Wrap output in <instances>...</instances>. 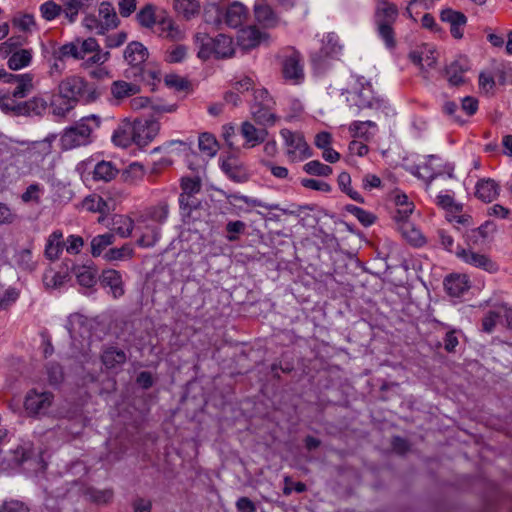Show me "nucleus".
Instances as JSON below:
<instances>
[{
	"label": "nucleus",
	"instance_id": "nucleus-40",
	"mask_svg": "<svg viewBox=\"0 0 512 512\" xmlns=\"http://www.w3.org/2000/svg\"><path fill=\"white\" fill-rule=\"evenodd\" d=\"M32 54L29 50L21 49L14 52L8 59V66L12 70H19L28 66L31 62Z\"/></svg>",
	"mask_w": 512,
	"mask_h": 512
},
{
	"label": "nucleus",
	"instance_id": "nucleus-56",
	"mask_svg": "<svg viewBox=\"0 0 512 512\" xmlns=\"http://www.w3.org/2000/svg\"><path fill=\"white\" fill-rule=\"evenodd\" d=\"M75 43L78 46L80 55H82L81 60H84L87 54L93 53L100 49L97 41L94 38H87L85 40L76 39Z\"/></svg>",
	"mask_w": 512,
	"mask_h": 512
},
{
	"label": "nucleus",
	"instance_id": "nucleus-21",
	"mask_svg": "<svg viewBox=\"0 0 512 512\" xmlns=\"http://www.w3.org/2000/svg\"><path fill=\"white\" fill-rule=\"evenodd\" d=\"M148 56L147 49L140 42L130 43L125 51L124 58L128 64L137 67L142 64Z\"/></svg>",
	"mask_w": 512,
	"mask_h": 512
},
{
	"label": "nucleus",
	"instance_id": "nucleus-34",
	"mask_svg": "<svg viewBox=\"0 0 512 512\" xmlns=\"http://www.w3.org/2000/svg\"><path fill=\"white\" fill-rule=\"evenodd\" d=\"M136 20L144 28H152L156 24V6L145 4L136 14Z\"/></svg>",
	"mask_w": 512,
	"mask_h": 512
},
{
	"label": "nucleus",
	"instance_id": "nucleus-49",
	"mask_svg": "<svg viewBox=\"0 0 512 512\" xmlns=\"http://www.w3.org/2000/svg\"><path fill=\"white\" fill-rule=\"evenodd\" d=\"M133 255V249L130 245L125 244L120 248H111L105 254L104 258L107 261L124 260Z\"/></svg>",
	"mask_w": 512,
	"mask_h": 512
},
{
	"label": "nucleus",
	"instance_id": "nucleus-41",
	"mask_svg": "<svg viewBox=\"0 0 512 512\" xmlns=\"http://www.w3.org/2000/svg\"><path fill=\"white\" fill-rule=\"evenodd\" d=\"M115 237L112 233L97 235L91 240V254L98 257L110 245L114 243Z\"/></svg>",
	"mask_w": 512,
	"mask_h": 512
},
{
	"label": "nucleus",
	"instance_id": "nucleus-42",
	"mask_svg": "<svg viewBox=\"0 0 512 512\" xmlns=\"http://www.w3.org/2000/svg\"><path fill=\"white\" fill-rule=\"evenodd\" d=\"M179 205L181 215L184 218H190L192 212L200 207L201 201L198 199L197 195H180Z\"/></svg>",
	"mask_w": 512,
	"mask_h": 512
},
{
	"label": "nucleus",
	"instance_id": "nucleus-11",
	"mask_svg": "<svg viewBox=\"0 0 512 512\" xmlns=\"http://www.w3.org/2000/svg\"><path fill=\"white\" fill-rule=\"evenodd\" d=\"M135 230L139 233L137 244L143 248H150L156 245L160 239V227L147 222L146 218H137Z\"/></svg>",
	"mask_w": 512,
	"mask_h": 512
},
{
	"label": "nucleus",
	"instance_id": "nucleus-14",
	"mask_svg": "<svg viewBox=\"0 0 512 512\" xmlns=\"http://www.w3.org/2000/svg\"><path fill=\"white\" fill-rule=\"evenodd\" d=\"M456 255L464 262L474 267L482 268L488 272H494L497 270V267L492 262V260L484 254H478L470 250L460 249L456 252Z\"/></svg>",
	"mask_w": 512,
	"mask_h": 512
},
{
	"label": "nucleus",
	"instance_id": "nucleus-32",
	"mask_svg": "<svg viewBox=\"0 0 512 512\" xmlns=\"http://www.w3.org/2000/svg\"><path fill=\"white\" fill-rule=\"evenodd\" d=\"M376 127V123L372 121H354L350 124L349 131L353 137L368 141L374 136V131H370V129L376 130Z\"/></svg>",
	"mask_w": 512,
	"mask_h": 512
},
{
	"label": "nucleus",
	"instance_id": "nucleus-50",
	"mask_svg": "<svg viewBox=\"0 0 512 512\" xmlns=\"http://www.w3.org/2000/svg\"><path fill=\"white\" fill-rule=\"evenodd\" d=\"M63 9L64 7L62 8V6L56 4L54 1L48 0L41 4L40 13L45 20L52 21L60 15Z\"/></svg>",
	"mask_w": 512,
	"mask_h": 512
},
{
	"label": "nucleus",
	"instance_id": "nucleus-5",
	"mask_svg": "<svg viewBox=\"0 0 512 512\" xmlns=\"http://www.w3.org/2000/svg\"><path fill=\"white\" fill-rule=\"evenodd\" d=\"M280 135L284 140L285 155L290 162H301L311 157L312 151L301 133L282 129Z\"/></svg>",
	"mask_w": 512,
	"mask_h": 512
},
{
	"label": "nucleus",
	"instance_id": "nucleus-62",
	"mask_svg": "<svg viewBox=\"0 0 512 512\" xmlns=\"http://www.w3.org/2000/svg\"><path fill=\"white\" fill-rule=\"evenodd\" d=\"M438 158L431 155L429 156L428 162L421 168L423 170V173H421L419 176L422 178H425L428 180V184L431 183L433 179H435L438 175L441 174L440 171L435 170L434 161H437Z\"/></svg>",
	"mask_w": 512,
	"mask_h": 512
},
{
	"label": "nucleus",
	"instance_id": "nucleus-30",
	"mask_svg": "<svg viewBox=\"0 0 512 512\" xmlns=\"http://www.w3.org/2000/svg\"><path fill=\"white\" fill-rule=\"evenodd\" d=\"M73 273L80 285L92 287L96 283L97 270L92 266L82 265L74 266Z\"/></svg>",
	"mask_w": 512,
	"mask_h": 512
},
{
	"label": "nucleus",
	"instance_id": "nucleus-46",
	"mask_svg": "<svg viewBox=\"0 0 512 512\" xmlns=\"http://www.w3.org/2000/svg\"><path fill=\"white\" fill-rule=\"evenodd\" d=\"M227 199H228L229 203L233 204V205H235V203L237 201H242L252 207H263V208H266L269 210H275V209L279 208V206L277 204L268 205L258 199L250 198V197L240 195V194H231L227 197Z\"/></svg>",
	"mask_w": 512,
	"mask_h": 512
},
{
	"label": "nucleus",
	"instance_id": "nucleus-2",
	"mask_svg": "<svg viewBox=\"0 0 512 512\" xmlns=\"http://www.w3.org/2000/svg\"><path fill=\"white\" fill-rule=\"evenodd\" d=\"M194 40L199 48L197 55L202 60L208 59L211 55L217 58H228L234 54L233 41L231 37L224 34L211 38L206 33H197Z\"/></svg>",
	"mask_w": 512,
	"mask_h": 512
},
{
	"label": "nucleus",
	"instance_id": "nucleus-37",
	"mask_svg": "<svg viewBox=\"0 0 512 512\" xmlns=\"http://www.w3.org/2000/svg\"><path fill=\"white\" fill-rule=\"evenodd\" d=\"M52 51L58 55V59H62L64 62L68 58H73L75 60H81L82 55L78 51V46L75 43V40L61 46H53Z\"/></svg>",
	"mask_w": 512,
	"mask_h": 512
},
{
	"label": "nucleus",
	"instance_id": "nucleus-17",
	"mask_svg": "<svg viewBox=\"0 0 512 512\" xmlns=\"http://www.w3.org/2000/svg\"><path fill=\"white\" fill-rule=\"evenodd\" d=\"M100 282L104 287H109L114 298L124 295L122 276L114 269L104 270L100 276Z\"/></svg>",
	"mask_w": 512,
	"mask_h": 512
},
{
	"label": "nucleus",
	"instance_id": "nucleus-22",
	"mask_svg": "<svg viewBox=\"0 0 512 512\" xmlns=\"http://www.w3.org/2000/svg\"><path fill=\"white\" fill-rule=\"evenodd\" d=\"M447 293L453 297H459L468 290V280L465 275H450L444 280Z\"/></svg>",
	"mask_w": 512,
	"mask_h": 512
},
{
	"label": "nucleus",
	"instance_id": "nucleus-16",
	"mask_svg": "<svg viewBox=\"0 0 512 512\" xmlns=\"http://www.w3.org/2000/svg\"><path fill=\"white\" fill-rule=\"evenodd\" d=\"M134 135V123L128 119H125L115 129L112 135V141L115 145L126 148L132 142L134 143Z\"/></svg>",
	"mask_w": 512,
	"mask_h": 512
},
{
	"label": "nucleus",
	"instance_id": "nucleus-63",
	"mask_svg": "<svg viewBox=\"0 0 512 512\" xmlns=\"http://www.w3.org/2000/svg\"><path fill=\"white\" fill-rule=\"evenodd\" d=\"M165 84L170 87L174 88L177 91H183L188 88V81L185 80L183 77L177 75V74H168L165 77Z\"/></svg>",
	"mask_w": 512,
	"mask_h": 512
},
{
	"label": "nucleus",
	"instance_id": "nucleus-24",
	"mask_svg": "<svg viewBox=\"0 0 512 512\" xmlns=\"http://www.w3.org/2000/svg\"><path fill=\"white\" fill-rule=\"evenodd\" d=\"M274 105L266 106L252 105L251 114L255 122L262 126H272L276 122V115L273 113Z\"/></svg>",
	"mask_w": 512,
	"mask_h": 512
},
{
	"label": "nucleus",
	"instance_id": "nucleus-59",
	"mask_svg": "<svg viewBox=\"0 0 512 512\" xmlns=\"http://www.w3.org/2000/svg\"><path fill=\"white\" fill-rule=\"evenodd\" d=\"M448 82L452 86H459L464 82L463 70L457 63H452L446 70Z\"/></svg>",
	"mask_w": 512,
	"mask_h": 512
},
{
	"label": "nucleus",
	"instance_id": "nucleus-8",
	"mask_svg": "<svg viewBox=\"0 0 512 512\" xmlns=\"http://www.w3.org/2000/svg\"><path fill=\"white\" fill-rule=\"evenodd\" d=\"M53 395L50 392L31 390L25 397L24 407L30 416L45 415L52 405Z\"/></svg>",
	"mask_w": 512,
	"mask_h": 512
},
{
	"label": "nucleus",
	"instance_id": "nucleus-19",
	"mask_svg": "<svg viewBox=\"0 0 512 512\" xmlns=\"http://www.w3.org/2000/svg\"><path fill=\"white\" fill-rule=\"evenodd\" d=\"M256 20L265 27H273L277 23V16L265 0H257L254 5Z\"/></svg>",
	"mask_w": 512,
	"mask_h": 512
},
{
	"label": "nucleus",
	"instance_id": "nucleus-12",
	"mask_svg": "<svg viewBox=\"0 0 512 512\" xmlns=\"http://www.w3.org/2000/svg\"><path fill=\"white\" fill-rule=\"evenodd\" d=\"M66 329L74 341L86 339L90 335V328L86 317L81 314H71L66 323Z\"/></svg>",
	"mask_w": 512,
	"mask_h": 512
},
{
	"label": "nucleus",
	"instance_id": "nucleus-20",
	"mask_svg": "<svg viewBox=\"0 0 512 512\" xmlns=\"http://www.w3.org/2000/svg\"><path fill=\"white\" fill-rule=\"evenodd\" d=\"M173 7L177 15L187 21L200 13V4L197 0H174Z\"/></svg>",
	"mask_w": 512,
	"mask_h": 512
},
{
	"label": "nucleus",
	"instance_id": "nucleus-25",
	"mask_svg": "<svg viewBox=\"0 0 512 512\" xmlns=\"http://www.w3.org/2000/svg\"><path fill=\"white\" fill-rule=\"evenodd\" d=\"M98 17L106 31L116 28L119 24L116 11L109 2H102L99 5Z\"/></svg>",
	"mask_w": 512,
	"mask_h": 512
},
{
	"label": "nucleus",
	"instance_id": "nucleus-43",
	"mask_svg": "<svg viewBox=\"0 0 512 512\" xmlns=\"http://www.w3.org/2000/svg\"><path fill=\"white\" fill-rule=\"evenodd\" d=\"M83 207L91 212L106 214L110 211V206L100 196L93 195L86 197L83 201Z\"/></svg>",
	"mask_w": 512,
	"mask_h": 512
},
{
	"label": "nucleus",
	"instance_id": "nucleus-1",
	"mask_svg": "<svg viewBox=\"0 0 512 512\" xmlns=\"http://www.w3.org/2000/svg\"><path fill=\"white\" fill-rule=\"evenodd\" d=\"M96 98V92L88 90V84L82 77L68 76L59 82L57 94L51 100L52 113L64 117L79 100L91 102Z\"/></svg>",
	"mask_w": 512,
	"mask_h": 512
},
{
	"label": "nucleus",
	"instance_id": "nucleus-57",
	"mask_svg": "<svg viewBox=\"0 0 512 512\" xmlns=\"http://www.w3.org/2000/svg\"><path fill=\"white\" fill-rule=\"evenodd\" d=\"M181 189L180 195H197L201 190V181L199 178H183Z\"/></svg>",
	"mask_w": 512,
	"mask_h": 512
},
{
	"label": "nucleus",
	"instance_id": "nucleus-53",
	"mask_svg": "<svg viewBox=\"0 0 512 512\" xmlns=\"http://www.w3.org/2000/svg\"><path fill=\"white\" fill-rule=\"evenodd\" d=\"M144 174L145 169L143 165L138 162H133L124 171L125 181L135 183L142 179Z\"/></svg>",
	"mask_w": 512,
	"mask_h": 512
},
{
	"label": "nucleus",
	"instance_id": "nucleus-7",
	"mask_svg": "<svg viewBox=\"0 0 512 512\" xmlns=\"http://www.w3.org/2000/svg\"><path fill=\"white\" fill-rule=\"evenodd\" d=\"M348 93L352 96L354 104L360 109L373 108L375 103H378V100L373 96L370 82L363 77H353L351 91H348Z\"/></svg>",
	"mask_w": 512,
	"mask_h": 512
},
{
	"label": "nucleus",
	"instance_id": "nucleus-44",
	"mask_svg": "<svg viewBox=\"0 0 512 512\" xmlns=\"http://www.w3.org/2000/svg\"><path fill=\"white\" fill-rule=\"evenodd\" d=\"M199 149L208 157H213L217 153L218 144L215 137L209 133H203L199 136Z\"/></svg>",
	"mask_w": 512,
	"mask_h": 512
},
{
	"label": "nucleus",
	"instance_id": "nucleus-26",
	"mask_svg": "<svg viewBox=\"0 0 512 512\" xmlns=\"http://www.w3.org/2000/svg\"><path fill=\"white\" fill-rule=\"evenodd\" d=\"M12 83L16 84L14 91L12 92V96L15 98H24L26 97L33 89V77L29 73L25 74H13L12 75Z\"/></svg>",
	"mask_w": 512,
	"mask_h": 512
},
{
	"label": "nucleus",
	"instance_id": "nucleus-38",
	"mask_svg": "<svg viewBox=\"0 0 512 512\" xmlns=\"http://www.w3.org/2000/svg\"><path fill=\"white\" fill-rule=\"evenodd\" d=\"M118 173V170L115 166L108 161L99 162L94 168V179L102 180V181H110L112 180Z\"/></svg>",
	"mask_w": 512,
	"mask_h": 512
},
{
	"label": "nucleus",
	"instance_id": "nucleus-60",
	"mask_svg": "<svg viewBox=\"0 0 512 512\" xmlns=\"http://www.w3.org/2000/svg\"><path fill=\"white\" fill-rule=\"evenodd\" d=\"M83 26L98 35L106 33V29H104L99 17H96L95 15H87L83 19Z\"/></svg>",
	"mask_w": 512,
	"mask_h": 512
},
{
	"label": "nucleus",
	"instance_id": "nucleus-64",
	"mask_svg": "<svg viewBox=\"0 0 512 512\" xmlns=\"http://www.w3.org/2000/svg\"><path fill=\"white\" fill-rule=\"evenodd\" d=\"M66 251L70 254H78L84 246V240L81 236L70 235L64 242Z\"/></svg>",
	"mask_w": 512,
	"mask_h": 512
},
{
	"label": "nucleus",
	"instance_id": "nucleus-55",
	"mask_svg": "<svg viewBox=\"0 0 512 512\" xmlns=\"http://www.w3.org/2000/svg\"><path fill=\"white\" fill-rule=\"evenodd\" d=\"M15 259L17 265L22 269L32 270L34 268L35 263L33 261L32 251L29 248H24L18 251Z\"/></svg>",
	"mask_w": 512,
	"mask_h": 512
},
{
	"label": "nucleus",
	"instance_id": "nucleus-33",
	"mask_svg": "<svg viewBox=\"0 0 512 512\" xmlns=\"http://www.w3.org/2000/svg\"><path fill=\"white\" fill-rule=\"evenodd\" d=\"M140 91V87L134 83L126 81H115L111 86V93L116 99H124L136 95Z\"/></svg>",
	"mask_w": 512,
	"mask_h": 512
},
{
	"label": "nucleus",
	"instance_id": "nucleus-47",
	"mask_svg": "<svg viewBox=\"0 0 512 512\" xmlns=\"http://www.w3.org/2000/svg\"><path fill=\"white\" fill-rule=\"evenodd\" d=\"M342 50L341 45L339 44V38L334 33H329L323 40V48L322 51L326 56H336Z\"/></svg>",
	"mask_w": 512,
	"mask_h": 512
},
{
	"label": "nucleus",
	"instance_id": "nucleus-48",
	"mask_svg": "<svg viewBox=\"0 0 512 512\" xmlns=\"http://www.w3.org/2000/svg\"><path fill=\"white\" fill-rule=\"evenodd\" d=\"M303 170L310 175L323 177L329 176L332 173V168L330 166L323 164L318 160H313L306 163L303 166Z\"/></svg>",
	"mask_w": 512,
	"mask_h": 512
},
{
	"label": "nucleus",
	"instance_id": "nucleus-61",
	"mask_svg": "<svg viewBox=\"0 0 512 512\" xmlns=\"http://www.w3.org/2000/svg\"><path fill=\"white\" fill-rule=\"evenodd\" d=\"M83 26L98 35L106 33V29H104L99 17H96L95 15H87L83 19Z\"/></svg>",
	"mask_w": 512,
	"mask_h": 512
},
{
	"label": "nucleus",
	"instance_id": "nucleus-18",
	"mask_svg": "<svg viewBox=\"0 0 512 512\" xmlns=\"http://www.w3.org/2000/svg\"><path fill=\"white\" fill-rule=\"evenodd\" d=\"M130 106L133 110H141L144 108H150L157 114L172 113L176 111V105H165L161 103H152L147 97H135L131 99Z\"/></svg>",
	"mask_w": 512,
	"mask_h": 512
},
{
	"label": "nucleus",
	"instance_id": "nucleus-13",
	"mask_svg": "<svg viewBox=\"0 0 512 512\" xmlns=\"http://www.w3.org/2000/svg\"><path fill=\"white\" fill-rule=\"evenodd\" d=\"M241 135L245 139L244 146L246 148H253L263 142H265L268 131L264 128H256L252 123L249 121H244L241 124L240 129Z\"/></svg>",
	"mask_w": 512,
	"mask_h": 512
},
{
	"label": "nucleus",
	"instance_id": "nucleus-35",
	"mask_svg": "<svg viewBox=\"0 0 512 512\" xmlns=\"http://www.w3.org/2000/svg\"><path fill=\"white\" fill-rule=\"evenodd\" d=\"M260 32L254 27H248L240 30L238 42L244 49H250L257 46L260 42Z\"/></svg>",
	"mask_w": 512,
	"mask_h": 512
},
{
	"label": "nucleus",
	"instance_id": "nucleus-51",
	"mask_svg": "<svg viewBox=\"0 0 512 512\" xmlns=\"http://www.w3.org/2000/svg\"><path fill=\"white\" fill-rule=\"evenodd\" d=\"M440 18L444 22L450 23V25H465L467 22L466 16L458 11L450 8L441 11Z\"/></svg>",
	"mask_w": 512,
	"mask_h": 512
},
{
	"label": "nucleus",
	"instance_id": "nucleus-3",
	"mask_svg": "<svg viewBox=\"0 0 512 512\" xmlns=\"http://www.w3.org/2000/svg\"><path fill=\"white\" fill-rule=\"evenodd\" d=\"M56 137L55 134H49L42 140L27 142L25 149L16 150V155L23 157L29 171L38 170L52 154Z\"/></svg>",
	"mask_w": 512,
	"mask_h": 512
},
{
	"label": "nucleus",
	"instance_id": "nucleus-23",
	"mask_svg": "<svg viewBox=\"0 0 512 512\" xmlns=\"http://www.w3.org/2000/svg\"><path fill=\"white\" fill-rule=\"evenodd\" d=\"M499 194V186L492 179L481 180L476 185V196L484 202H492Z\"/></svg>",
	"mask_w": 512,
	"mask_h": 512
},
{
	"label": "nucleus",
	"instance_id": "nucleus-15",
	"mask_svg": "<svg viewBox=\"0 0 512 512\" xmlns=\"http://www.w3.org/2000/svg\"><path fill=\"white\" fill-rule=\"evenodd\" d=\"M247 17L246 8L241 3H233L226 8L225 12L218 16V20L224 21V23L231 28H238L242 25Z\"/></svg>",
	"mask_w": 512,
	"mask_h": 512
},
{
	"label": "nucleus",
	"instance_id": "nucleus-6",
	"mask_svg": "<svg viewBox=\"0 0 512 512\" xmlns=\"http://www.w3.org/2000/svg\"><path fill=\"white\" fill-rule=\"evenodd\" d=\"M91 133V127L85 121H80L64 130L60 139L61 146L64 150H70L87 145L91 141Z\"/></svg>",
	"mask_w": 512,
	"mask_h": 512
},
{
	"label": "nucleus",
	"instance_id": "nucleus-31",
	"mask_svg": "<svg viewBox=\"0 0 512 512\" xmlns=\"http://www.w3.org/2000/svg\"><path fill=\"white\" fill-rule=\"evenodd\" d=\"M160 34L173 41L182 40L185 32L171 18H164L159 22Z\"/></svg>",
	"mask_w": 512,
	"mask_h": 512
},
{
	"label": "nucleus",
	"instance_id": "nucleus-52",
	"mask_svg": "<svg viewBox=\"0 0 512 512\" xmlns=\"http://www.w3.org/2000/svg\"><path fill=\"white\" fill-rule=\"evenodd\" d=\"M347 211L355 216L364 226H370L376 220L372 213L354 205L347 206Z\"/></svg>",
	"mask_w": 512,
	"mask_h": 512
},
{
	"label": "nucleus",
	"instance_id": "nucleus-4",
	"mask_svg": "<svg viewBox=\"0 0 512 512\" xmlns=\"http://www.w3.org/2000/svg\"><path fill=\"white\" fill-rule=\"evenodd\" d=\"M397 16L398 9L395 4L387 0H379L377 2L375 19L379 34L388 47H393L395 44L392 25L396 21Z\"/></svg>",
	"mask_w": 512,
	"mask_h": 512
},
{
	"label": "nucleus",
	"instance_id": "nucleus-9",
	"mask_svg": "<svg viewBox=\"0 0 512 512\" xmlns=\"http://www.w3.org/2000/svg\"><path fill=\"white\" fill-rule=\"evenodd\" d=\"M133 123L134 143L141 148L147 146L160 131V124L154 119H137Z\"/></svg>",
	"mask_w": 512,
	"mask_h": 512
},
{
	"label": "nucleus",
	"instance_id": "nucleus-39",
	"mask_svg": "<svg viewBox=\"0 0 512 512\" xmlns=\"http://www.w3.org/2000/svg\"><path fill=\"white\" fill-rule=\"evenodd\" d=\"M399 230L401 231L403 237L411 244L420 246L424 243V237L422 236L420 230L417 229L412 223L403 222L399 226Z\"/></svg>",
	"mask_w": 512,
	"mask_h": 512
},
{
	"label": "nucleus",
	"instance_id": "nucleus-58",
	"mask_svg": "<svg viewBox=\"0 0 512 512\" xmlns=\"http://www.w3.org/2000/svg\"><path fill=\"white\" fill-rule=\"evenodd\" d=\"M66 279V274L52 271L45 273L43 277L44 284L47 288H58L66 282Z\"/></svg>",
	"mask_w": 512,
	"mask_h": 512
},
{
	"label": "nucleus",
	"instance_id": "nucleus-29",
	"mask_svg": "<svg viewBox=\"0 0 512 512\" xmlns=\"http://www.w3.org/2000/svg\"><path fill=\"white\" fill-rule=\"evenodd\" d=\"M101 359L106 368L112 369L126 362V354L123 350L109 347L103 351Z\"/></svg>",
	"mask_w": 512,
	"mask_h": 512
},
{
	"label": "nucleus",
	"instance_id": "nucleus-36",
	"mask_svg": "<svg viewBox=\"0 0 512 512\" xmlns=\"http://www.w3.org/2000/svg\"><path fill=\"white\" fill-rule=\"evenodd\" d=\"M410 58L413 63L420 65L422 67H432L436 62V56L432 49L428 47H424L420 50L413 51L410 54Z\"/></svg>",
	"mask_w": 512,
	"mask_h": 512
},
{
	"label": "nucleus",
	"instance_id": "nucleus-10",
	"mask_svg": "<svg viewBox=\"0 0 512 512\" xmlns=\"http://www.w3.org/2000/svg\"><path fill=\"white\" fill-rule=\"evenodd\" d=\"M283 77L293 84H299L304 79L302 57L299 52L292 50L285 56L282 65Z\"/></svg>",
	"mask_w": 512,
	"mask_h": 512
},
{
	"label": "nucleus",
	"instance_id": "nucleus-54",
	"mask_svg": "<svg viewBox=\"0 0 512 512\" xmlns=\"http://www.w3.org/2000/svg\"><path fill=\"white\" fill-rule=\"evenodd\" d=\"M66 69V64L62 59H58L53 51H51V58L49 59L48 74L51 78H59Z\"/></svg>",
	"mask_w": 512,
	"mask_h": 512
},
{
	"label": "nucleus",
	"instance_id": "nucleus-27",
	"mask_svg": "<svg viewBox=\"0 0 512 512\" xmlns=\"http://www.w3.org/2000/svg\"><path fill=\"white\" fill-rule=\"evenodd\" d=\"M63 234L61 231L57 230L54 231L48 238L46 246H45V256L49 260H56L58 259L63 246L64 242L62 241Z\"/></svg>",
	"mask_w": 512,
	"mask_h": 512
},
{
	"label": "nucleus",
	"instance_id": "nucleus-45",
	"mask_svg": "<svg viewBox=\"0 0 512 512\" xmlns=\"http://www.w3.org/2000/svg\"><path fill=\"white\" fill-rule=\"evenodd\" d=\"M114 230L122 237L127 238L135 228L134 221L125 216H117L114 220Z\"/></svg>",
	"mask_w": 512,
	"mask_h": 512
},
{
	"label": "nucleus",
	"instance_id": "nucleus-28",
	"mask_svg": "<svg viewBox=\"0 0 512 512\" xmlns=\"http://www.w3.org/2000/svg\"><path fill=\"white\" fill-rule=\"evenodd\" d=\"M169 215V207L166 203H161L157 206L151 207L143 215L138 218H146L147 222L158 225H162L166 222Z\"/></svg>",
	"mask_w": 512,
	"mask_h": 512
}]
</instances>
